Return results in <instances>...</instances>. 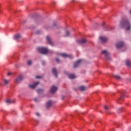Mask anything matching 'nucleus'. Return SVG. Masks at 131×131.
<instances>
[{
    "instance_id": "36",
    "label": "nucleus",
    "mask_w": 131,
    "mask_h": 131,
    "mask_svg": "<svg viewBox=\"0 0 131 131\" xmlns=\"http://www.w3.org/2000/svg\"><path fill=\"white\" fill-rule=\"evenodd\" d=\"M64 98H65V97H64V96H62V98H61L62 100H64Z\"/></svg>"
},
{
    "instance_id": "3",
    "label": "nucleus",
    "mask_w": 131,
    "mask_h": 131,
    "mask_svg": "<svg viewBox=\"0 0 131 131\" xmlns=\"http://www.w3.org/2000/svg\"><path fill=\"white\" fill-rule=\"evenodd\" d=\"M60 56H61V57H63V58H69L70 59H72L73 58V56H72V55L66 54L65 53L60 54Z\"/></svg>"
},
{
    "instance_id": "34",
    "label": "nucleus",
    "mask_w": 131,
    "mask_h": 131,
    "mask_svg": "<svg viewBox=\"0 0 131 131\" xmlns=\"http://www.w3.org/2000/svg\"><path fill=\"white\" fill-rule=\"evenodd\" d=\"M36 116H39V113H36Z\"/></svg>"
},
{
    "instance_id": "41",
    "label": "nucleus",
    "mask_w": 131,
    "mask_h": 131,
    "mask_svg": "<svg viewBox=\"0 0 131 131\" xmlns=\"http://www.w3.org/2000/svg\"><path fill=\"white\" fill-rule=\"evenodd\" d=\"M72 2H74V0H73Z\"/></svg>"
},
{
    "instance_id": "28",
    "label": "nucleus",
    "mask_w": 131,
    "mask_h": 131,
    "mask_svg": "<svg viewBox=\"0 0 131 131\" xmlns=\"http://www.w3.org/2000/svg\"><path fill=\"white\" fill-rule=\"evenodd\" d=\"M35 78H36L37 79H40V78H41V76H36L35 77Z\"/></svg>"
},
{
    "instance_id": "14",
    "label": "nucleus",
    "mask_w": 131,
    "mask_h": 131,
    "mask_svg": "<svg viewBox=\"0 0 131 131\" xmlns=\"http://www.w3.org/2000/svg\"><path fill=\"white\" fill-rule=\"evenodd\" d=\"M52 105H53L52 101H49L46 104V107L47 108H50V107H52Z\"/></svg>"
},
{
    "instance_id": "12",
    "label": "nucleus",
    "mask_w": 131,
    "mask_h": 131,
    "mask_svg": "<svg viewBox=\"0 0 131 131\" xmlns=\"http://www.w3.org/2000/svg\"><path fill=\"white\" fill-rule=\"evenodd\" d=\"M99 39L102 41V42H103V43L106 42L107 41V40H108V39L106 37H105L100 36L99 37Z\"/></svg>"
},
{
    "instance_id": "6",
    "label": "nucleus",
    "mask_w": 131,
    "mask_h": 131,
    "mask_svg": "<svg viewBox=\"0 0 131 131\" xmlns=\"http://www.w3.org/2000/svg\"><path fill=\"white\" fill-rule=\"evenodd\" d=\"M102 54L105 56V58L107 59V60H109V59H110V56H109V54L107 52V51H102Z\"/></svg>"
},
{
    "instance_id": "22",
    "label": "nucleus",
    "mask_w": 131,
    "mask_h": 131,
    "mask_svg": "<svg viewBox=\"0 0 131 131\" xmlns=\"http://www.w3.org/2000/svg\"><path fill=\"white\" fill-rule=\"evenodd\" d=\"M7 83H9V81L8 80H7V79H4V84L5 85H7Z\"/></svg>"
},
{
    "instance_id": "42",
    "label": "nucleus",
    "mask_w": 131,
    "mask_h": 131,
    "mask_svg": "<svg viewBox=\"0 0 131 131\" xmlns=\"http://www.w3.org/2000/svg\"><path fill=\"white\" fill-rule=\"evenodd\" d=\"M130 130L131 131V128H130Z\"/></svg>"
},
{
    "instance_id": "39",
    "label": "nucleus",
    "mask_w": 131,
    "mask_h": 131,
    "mask_svg": "<svg viewBox=\"0 0 131 131\" xmlns=\"http://www.w3.org/2000/svg\"><path fill=\"white\" fill-rule=\"evenodd\" d=\"M106 112L107 113H108V111H106Z\"/></svg>"
},
{
    "instance_id": "24",
    "label": "nucleus",
    "mask_w": 131,
    "mask_h": 131,
    "mask_svg": "<svg viewBox=\"0 0 131 131\" xmlns=\"http://www.w3.org/2000/svg\"><path fill=\"white\" fill-rule=\"evenodd\" d=\"M6 103H7V104H11V103H13V102L10 99H8L6 100Z\"/></svg>"
},
{
    "instance_id": "13",
    "label": "nucleus",
    "mask_w": 131,
    "mask_h": 131,
    "mask_svg": "<svg viewBox=\"0 0 131 131\" xmlns=\"http://www.w3.org/2000/svg\"><path fill=\"white\" fill-rule=\"evenodd\" d=\"M81 62V60L80 59L77 61L76 62H75L74 64V68H76V67H78V66L79 65Z\"/></svg>"
},
{
    "instance_id": "17",
    "label": "nucleus",
    "mask_w": 131,
    "mask_h": 131,
    "mask_svg": "<svg viewBox=\"0 0 131 131\" xmlns=\"http://www.w3.org/2000/svg\"><path fill=\"white\" fill-rule=\"evenodd\" d=\"M69 77L70 78V79H74V78H76V77H75V75L74 74L69 75Z\"/></svg>"
},
{
    "instance_id": "30",
    "label": "nucleus",
    "mask_w": 131,
    "mask_h": 131,
    "mask_svg": "<svg viewBox=\"0 0 131 131\" xmlns=\"http://www.w3.org/2000/svg\"><path fill=\"white\" fill-rule=\"evenodd\" d=\"M56 62H57V63L60 62V59H59V58H56Z\"/></svg>"
},
{
    "instance_id": "18",
    "label": "nucleus",
    "mask_w": 131,
    "mask_h": 131,
    "mask_svg": "<svg viewBox=\"0 0 131 131\" xmlns=\"http://www.w3.org/2000/svg\"><path fill=\"white\" fill-rule=\"evenodd\" d=\"M122 95L121 96V97L119 99V101H121V100H122V99H123V97H124V93H125V91H124V92H121Z\"/></svg>"
},
{
    "instance_id": "19",
    "label": "nucleus",
    "mask_w": 131,
    "mask_h": 131,
    "mask_svg": "<svg viewBox=\"0 0 131 131\" xmlns=\"http://www.w3.org/2000/svg\"><path fill=\"white\" fill-rule=\"evenodd\" d=\"M79 89L80 91H85V87L84 86H80L79 88Z\"/></svg>"
},
{
    "instance_id": "7",
    "label": "nucleus",
    "mask_w": 131,
    "mask_h": 131,
    "mask_svg": "<svg viewBox=\"0 0 131 131\" xmlns=\"http://www.w3.org/2000/svg\"><path fill=\"white\" fill-rule=\"evenodd\" d=\"M57 90H58V88L55 86H52L50 89V92L51 94H55L56 92H57Z\"/></svg>"
},
{
    "instance_id": "16",
    "label": "nucleus",
    "mask_w": 131,
    "mask_h": 131,
    "mask_svg": "<svg viewBox=\"0 0 131 131\" xmlns=\"http://www.w3.org/2000/svg\"><path fill=\"white\" fill-rule=\"evenodd\" d=\"M125 63L126 66H127L128 67H130V60L128 59L126 60L125 61Z\"/></svg>"
},
{
    "instance_id": "25",
    "label": "nucleus",
    "mask_w": 131,
    "mask_h": 131,
    "mask_svg": "<svg viewBox=\"0 0 131 131\" xmlns=\"http://www.w3.org/2000/svg\"><path fill=\"white\" fill-rule=\"evenodd\" d=\"M27 64H28V65H31V64H32L31 60H28L27 62Z\"/></svg>"
},
{
    "instance_id": "33",
    "label": "nucleus",
    "mask_w": 131,
    "mask_h": 131,
    "mask_svg": "<svg viewBox=\"0 0 131 131\" xmlns=\"http://www.w3.org/2000/svg\"><path fill=\"white\" fill-rule=\"evenodd\" d=\"M12 74L10 72H9L8 74H7V75L8 76H10V75H11Z\"/></svg>"
},
{
    "instance_id": "8",
    "label": "nucleus",
    "mask_w": 131,
    "mask_h": 131,
    "mask_svg": "<svg viewBox=\"0 0 131 131\" xmlns=\"http://www.w3.org/2000/svg\"><path fill=\"white\" fill-rule=\"evenodd\" d=\"M77 42L79 43V45H83L86 42V39L82 38L80 40H78Z\"/></svg>"
},
{
    "instance_id": "21",
    "label": "nucleus",
    "mask_w": 131,
    "mask_h": 131,
    "mask_svg": "<svg viewBox=\"0 0 131 131\" xmlns=\"http://www.w3.org/2000/svg\"><path fill=\"white\" fill-rule=\"evenodd\" d=\"M69 35H70V32H69V31L67 30L66 31V35H64V36H69Z\"/></svg>"
},
{
    "instance_id": "4",
    "label": "nucleus",
    "mask_w": 131,
    "mask_h": 131,
    "mask_svg": "<svg viewBox=\"0 0 131 131\" xmlns=\"http://www.w3.org/2000/svg\"><path fill=\"white\" fill-rule=\"evenodd\" d=\"M124 45V43L122 41H119L116 43V47L117 49H120V48H122L123 47V45Z\"/></svg>"
},
{
    "instance_id": "9",
    "label": "nucleus",
    "mask_w": 131,
    "mask_h": 131,
    "mask_svg": "<svg viewBox=\"0 0 131 131\" xmlns=\"http://www.w3.org/2000/svg\"><path fill=\"white\" fill-rule=\"evenodd\" d=\"M38 84H39V82H34L33 84H30L29 85V88H30L31 89H35V87L36 86V85H37Z\"/></svg>"
},
{
    "instance_id": "26",
    "label": "nucleus",
    "mask_w": 131,
    "mask_h": 131,
    "mask_svg": "<svg viewBox=\"0 0 131 131\" xmlns=\"http://www.w3.org/2000/svg\"><path fill=\"white\" fill-rule=\"evenodd\" d=\"M104 108L105 110H109V107L107 105H104Z\"/></svg>"
},
{
    "instance_id": "35",
    "label": "nucleus",
    "mask_w": 131,
    "mask_h": 131,
    "mask_svg": "<svg viewBox=\"0 0 131 131\" xmlns=\"http://www.w3.org/2000/svg\"><path fill=\"white\" fill-rule=\"evenodd\" d=\"M35 102H37V98H34Z\"/></svg>"
},
{
    "instance_id": "5",
    "label": "nucleus",
    "mask_w": 131,
    "mask_h": 131,
    "mask_svg": "<svg viewBox=\"0 0 131 131\" xmlns=\"http://www.w3.org/2000/svg\"><path fill=\"white\" fill-rule=\"evenodd\" d=\"M23 80V77H22V75H19L15 80V82L16 83H20L21 81Z\"/></svg>"
},
{
    "instance_id": "38",
    "label": "nucleus",
    "mask_w": 131,
    "mask_h": 131,
    "mask_svg": "<svg viewBox=\"0 0 131 131\" xmlns=\"http://www.w3.org/2000/svg\"><path fill=\"white\" fill-rule=\"evenodd\" d=\"M42 65H45V62H42Z\"/></svg>"
},
{
    "instance_id": "20",
    "label": "nucleus",
    "mask_w": 131,
    "mask_h": 131,
    "mask_svg": "<svg viewBox=\"0 0 131 131\" xmlns=\"http://www.w3.org/2000/svg\"><path fill=\"white\" fill-rule=\"evenodd\" d=\"M114 77H115V78H116V79H117L118 80L121 79V77H120V76L118 75H114Z\"/></svg>"
},
{
    "instance_id": "23",
    "label": "nucleus",
    "mask_w": 131,
    "mask_h": 131,
    "mask_svg": "<svg viewBox=\"0 0 131 131\" xmlns=\"http://www.w3.org/2000/svg\"><path fill=\"white\" fill-rule=\"evenodd\" d=\"M41 92H43V90L42 89H39L37 90V92L39 94V93H41Z\"/></svg>"
},
{
    "instance_id": "37",
    "label": "nucleus",
    "mask_w": 131,
    "mask_h": 131,
    "mask_svg": "<svg viewBox=\"0 0 131 131\" xmlns=\"http://www.w3.org/2000/svg\"><path fill=\"white\" fill-rule=\"evenodd\" d=\"M101 25H102V26H104V25H105V23H102V24Z\"/></svg>"
},
{
    "instance_id": "29",
    "label": "nucleus",
    "mask_w": 131,
    "mask_h": 131,
    "mask_svg": "<svg viewBox=\"0 0 131 131\" xmlns=\"http://www.w3.org/2000/svg\"><path fill=\"white\" fill-rule=\"evenodd\" d=\"M122 111V108H120L118 109V113H120V112H121Z\"/></svg>"
},
{
    "instance_id": "1",
    "label": "nucleus",
    "mask_w": 131,
    "mask_h": 131,
    "mask_svg": "<svg viewBox=\"0 0 131 131\" xmlns=\"http://www.w3.org/2000/svg\"><path fill=\"white\" fill-rule=\"evenodd\" d=\"M120 26L122 28H126V30L128 31L130 29V24L126 19H123L121 21Z\"/></svg>"
},
{
    "instance_id": "27",
    "label": "nucleus",
    "mask_w": 131,
    "mask_h": 131,
    "mask_svg": "<svg viewBox=\"0 0 131 131\" xmlns=\"http://www.w3.org/2000/svg\"><path fill=\"white\" fill-rule=\"evenodd\" d=\"M108 29H107V30H112V29H114V28L112 27H108Z\"/></svg>"
},
{
    "instance_id": "32",
    "label": "nucleus",
    "mask_w": 131,
    "mask_h": 131,
    "mask_svg": "<svg viewBox=\"0 0 131 131\" xmlns=\"http://www.w3.org/2000/svg\"><path fill=\"white\" fill-rule=\"evenodd\" d=\"M39 33H40V31H38L36 32L37 34H39Z\"/></svg>"
},
{
    "instance_id": "15",
    "label": "nucleus",
    "mask_w": 131,
    "mask_h": 131,
    "mask_svg": "<svg viewBox=\"0 0 131 131\" xmlns=\"http://www.w3.org/2000/svg\"><path fill=\"white\" fill-rule=\"evenodd\" d=\"M14 38L16 40H18L19 38H21V35H20L19 34H17L14 36Z\"/></svg>"
},
{
    "instance_id": "11",
    "label": "nucleus",
    "mask_w": 131,
    "mask_h": 131,
    "mask_svg": "<svg viewBox=\"0 0 131 131\" xmlns=\"http://www.w3.org/2000/svg\"><path fill=\"white\" fill-rule=\"evenodd\" d=\"M52 73L55 75V77H58V72H57V69L54 68L52 69Z\"/></svg>"
},
{
    "instance_id": "40",
    "label": "nucleus",
    "mask_w": 131,
    "mask_h": 131,
    "mask_svg": "<svg viewBox=\"0 0 131 131\" xmlns=\"http://www.w3.org/2000/svg\"><path fill=\"white\" fill-rule=\"evenodd\" d=\"M34 28H31V29H33Z\"/></svg>"
},
{
    "instance_id": "31",
    "label": "nucleus",
    "mask_w": 131,
    "mask_h": 131,
    "mask_svg": "<svg viewBox=\"0 0 131 131\" xmlns=\"http://www.w3.org/2000/svg\"><path fill=\"white\" fill-rule=\"evenodd\" d=\"M53 26H54L55 27H57V23H56V22H54L53 23Z\"/></svg>"
},
{
    "instance_id": "10",
    "label": "nucleus",
    "mask_w": 131,
    "mask_h": 131,
    "mask_svg": "<svg viewBox=\"0 0 131 131\" xmlns=\"http://www.w3.org/2000/svg\"><path fill=\"white\" fill-rule=\"evenodd\" d=\"M46 39L48 41V42L51 45V46H53L54 45L53 44V42L52 41V39H51V37L50 36H47L46 37Z\"/></svg>"
},
{
    "instance_id": "2",
    "label": "nucleus",
    "mask_w": 131,
    "mask_h": 131,
    "mask_svg": "<svg viewBox=\"0 0 131 131\" xmlns=\"http://www.w3.org/2000/svg\"><path fill=\"white\" fill-rule=\"evenodd\" d=\"M37 50L39 53L44 55L49 53V50H48L47 48L43 47H39L37 48Z\"/></svg>"
}]
</instances>
